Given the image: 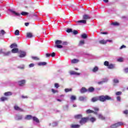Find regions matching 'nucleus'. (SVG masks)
Masks as SVG:
<instances>
[{"instance_id":"nucleus-31","label":"nucleus","mask_w":128,"mask_h":128,"mask_svg":"<svg viewBox=\"0 0 128 128\" xmlns=\"http://www.w3.org/2000/svg\"><path fill=\"white\" fill-rule=\"evenodd\" d=\"M90 120L92 122H96V118H94V117H92L90 118Z\"/></svg>"},{"instance_id":"nucleus-38","label":"nucleus","mask_w":128,"mask_h":128,"mask_svg":"<svg viewBox=\"0 0 128 128\" xmlns=\"http://www.w3.org/2000/svg\"><path fill=\"white\" fill-rule=\"evenodd\" d=\"M54 48H62V46L60 44L55 45Z\"/></svg>"},{"instance_id":"nucleus-12","label":"nucleus","mask_w":128,"mask_h":128,"mask_svg":"<svg viewBox=\"0 0 128 128\" xmlns=\"http://www.w3.org/2000/svg\"><path fill=\"white\" fill-rule=\"evenodd\" d=\"M81 94H84V92H88V89H86L84 87H82L80 90Z\"/></svg>"},{"instance_id":"nucleus-9","label":"nucleus","mask_w":128,"mask_h":128,"mask_svg":"<svg viewBox=\"0 0 128 128\" xmlns=\"http://www.w3.org/2000/svg\"><path fill=\"white\" fill-rule=\"evenodd\" d=\"M10 12H12V14H13L16 16H20V13H18V12H16V11H14L12 10H10Z\"/></svg>"},{"instance_id":"nucleus-27","label":"nucleus","mask_w":128,"mask_h":128,"mask_svg":"<svg viewBox=\"0 0 128 128\" xmlns=\"http://www.w3.org/2000/svg\"><path fill=\"white\" fill-rule=\"evenodd\" d=\"M98 70V68L96 66L94 67V68L92 70V72H96Z\"/></svg>"},{"instance_id":"nucleus-10","label":"nucleus","mask_w":128,"mask_h":128,"mask_svg":"<svg viewBox=\"0 0 128 128\" xmlns=\"http://www.w3.org/2000/svg\"><path fill=\"white\" fill-rule=\"evenodd\" d=\"M71 128H80V125L78 124H72L70 125Z\"/></svg>"},{"instance_id":"nucleus-34","label":"nucleus","mask_w":128,"mask_h":128,"mask_svg":"<svg viewBox=\"0 0 128 128\" xmlns=\"http://www.w3.org/2000/svg\"><path fill=\"white\" fill-rule=\"evenodd\" d=\"M22 120V116H16V120Z\"/></svg>"},{"instance_id":"nucleus-61","label":"nucleus","mask_w":128,"mask_h":128,"mask_svg":"<svg viewBox=\"0 0 128 128\" xmlns=\"http://www.w3.org/2000/svg\"><path fill=\"white\" fill-rule=\"evenodd\" d=\"M94 110H95V112H98V110H100L98 108H94Z\"/></svg>"},{"instance_id":"nucleus-3","label":"nucleus","mask_w":128,"mask_h":128,"mask_svg":"<svg viewBox=\"0 0 128 128\" xmlns=\"http://www.w3.org/2000/svg\"><path fill=\"white\" fill-rule=\"evenodd\" d=\"M122 124H124V123H122V122H118L117 123L112 124L110 126V128H118V126H122Z\"/></svg>"},{"instance_id":"nucleus-29","label":"nucleus","mask_w":128,"mask_h":128,"mask_svg":"<svg viewBox=\"0 0 128 128\" xmlns=\"http://www.w3.org/2000/svg\"><path fill=\"white\" fill-rule=\"evenodd\" d=\"M81 38L84 39H86L88 38V34H84L81 35Z\"/></svg>"},{"instance_id":"nucleus-44","label":"nucleus","mask_w":128,"mask_h":128,"mask_svg":"<svg viewBox=\"0 0 128 128\" xmlns=\"http://www.w3.org/2000/svg\"><path fill=\"white\" fill-rule=\"evenodd\" d=\"M113 82L114 84H118V82H120V81L118 79H114Z\"/></svg>"},{"instance_id":"nucleus-6","label":"nucleus","mask_w":128,"mask_h":128,"mask_svg":"<svg viewBox=\"0 0 128 128\" xmlns=\"http://www.w3.org/2000/svg\"><path fill=\"white\" fill-rule=\"evenodd\" d=\"M116 68V64H109L108 66V68L109 70H114Z\"/></svg>"},{"instance_id":"nucleus-55","label":"nucleus","mask_w":128,"mask_h":128,"mask_svg":"<svg viewBox=\"0 0 128 128\" xmlns=\"http://www.w3.org/2000/svg\"><path fill=\"white\" fill-rule=\"evenodd\" d=\"M50 56H52V58H54V56H56V53L54 52H53Z\"/></svg>"},{"instance_id":"nucleus-30","label":"nucleus","mask_w":128,"mask_h":128,"mask_svg":"<svg viewBox=\"0 0 128 128\" xmlns=\"http://www.w3.org/2000/svg\"><path fill=\"white\" fill-rule=\"evenodd\" d=\"M32 120L34 122H40V120L36 117H33Z\"/></svg>"},{"instance_id":"nucleus-26","label":"nucleus","mask_w":128,"mask_h":128,"mask_svg":"<svg viewBox=\"0 0 128 128\" xmlns=\"http://www.w3.org/2000/svg\"><path fill=\"white\" fill-rule=\"evenodd\" d=\"M32 115H27L26 118H25V120H32Z\"/></svg>"},{"instance_id":"nucleus-15","label":"nucleus","mask_w":128,"mask_h":128,"mask_svg":"<svg viewBox=\"0 0 128 128\" xmlns=\"http://www.w3.org/2000/svg\"><path fill=\"white\" fill-rule=\"evenodd\" d=\"M70 74L71 75H76V76H80V74L76 72V71H70Z\"/></svg>"},{"instance_id":"nucleus-28","label":"nucleus","mask_w":128,"mask_h":128,"mask_svg":"<svg viewBox=\"0 0 128 128\" xmlns=\"http://www.w3.org/2000/svg\"><path fill=\"white\" fill-rule=\"evenodd\" d=\"M84 40H81L80 41L78 46H80L84 45Z\"/></svg>"},{"instance_id":"nucleus-48","label":"nucleus","mask_w":128,"mask_h":128,"mask_svg":"<svg viewBox=\"0 0 128 128\" xmlns=\"http://www.w3.org/2000/svg\"><path fill=\"white\" fill-rule=\"evenodd\" d=\"M54 86L56 88H60V84H58V83H56L54 84Z\"/></svg>"},{"instance_id":"nucleus-49","label":"nucleus","mask_w":128,"mask_h":128,"mask_svg":"<svg viewBox=\"0 0 128 128\" xmlns=\"http://www.w3.org/2000/svg\"><path fill=\"white\" fill-rule=\"evenodd\" d=\"M123 114H126V116H128V110H125L123 112Z\"/></svg>"},{"instance_id":"nucleus-52","label":"nucleus","mask_w":128,"mask_h":128,"mask_svg":"<svg viewBox=\"0 0 128 128\" xmlns=\"http://www.w3.org/2000/svg\"><path fill=\"white\" fill-rule=\"evenodd\" d=\"M126 48V46H124V45H122V46L120 47V50H122V48Z\"/></svg>"},{"instance_id":"nucleus-40","label":"nucleus","mask_w":128,"mask_h":128,"mask_svg":"<svg viewBox=\"0 0 128 128\" xmlns=\"http://www.w3.org/2000/svg\"><path fill=\"white\" fill-rule=\"evenodd\" d=\"M10 51H8L6 52H4V56H10Z\"/></svg>"},{"instance_id":"nucleus-33","label":"nucleus","mask_w":128,"mask_h":128,"mask_svg":"<svg viewBox=\"0 0 128 128\" xmlns=\"http://www.w3.org/2000/svg\"><path fill=\"white\" fill-rule=\"evenodd\" d=\"M111 24H112V26H120V23L118 22H113Z\"/></svg>"},{"instance_id":"nucleus-60","label":"nucleus","mask_w":128,"mask_h":128,"mask_svg":"<svg viewBox=\"0 0 128 128\" xmlns=\"http://www.w3.org/2000/svg\"><path fill=\"white\" fill-rule=\"evenodd\" d=\"M4 50H2V49L0 50V54H4Z\"/></svg>"},{"instance_id":"nucleus-4","label":"nucleus","mask_w":128,"mask_h":128,"mask_svg":"<svg viewBox=\"0 0 128 128\" xmlns=\"http://www.w3.org/2000/svg\"><path fill=\"white\" fill-rule=\"evenodd\" d=\"M19 58H24L26 56V52L24 50H20L18 52Z\"/></svg>"},{"instance_id":"nucleus-58","label":"nucleus","mask_w":128,"mask_h":128,"mask_svg":"<svg viewBox=\"0 0 128 128\" xmlns=\"http://www.w3.org/2000/svg\"><path fill=\"white\" fill-rule=\"evenodd\" d=\"M104 82V81H101L98 82V84H102Z\"/></svg>"},{"instance_id":"nucleus-50","label":"nucleus","mask_w":128,"mask_h":128,"mask_svg":"<svg viewBox=\"0 0 128 128\" xmlns=\"http://www.w3.org/2000/svg\"><path fill=\"white\" fill-rule=\"evenodd\" d=\"M62 44H63V46H68V43L67 42H62Z\"/></svg>"},{"instance_id":"nucleus-17","label":"nucleus","mask_w":128,"mask_h":128,"mask_svg":"<svg viewBox=\"0 0 128 128\" xmlns=\"http://www.w3.org/2000/svg\"><path fill=\"white\" fill-rule=\"evenodd\" d=\"M76 24H86V20H80L76 21Z\"/></svg>"},{"instance_id":"nucleus-7","label":"nucleus","mask_w":128,"mask_h":128,"mask_svg":"<svg viewBox=\"0 0 128 128\" xmlns=\"http://www.w3.org/2000/svg\"><path fill=\"white\" fill-rule=\"evenodd\" d=\"M82 18H83V20H90V16H88V14L83 15Z\"/></svg>"},{"instance_id":"nucleus-59","label":"nucleus","mask_w":128,"mask_h":128,"mask_svg":"<svg viewBox=\"0 0 128 128\" xmlns=\"http://www.w3.org/2000/svg\"><path fill=\"white\" fill-rule=\"evenodd\" d=\"M124 70V72H126V74H128V68H126Z\"/></svg>"},{"instance_id":"nucleus-14","label":"nucleus","mask_w":128,"mask_h":128,"mask_svg":"<svg viewBox=\"0 0 128 128\" xmlns=\"http://www.w3.org/2000/svg\"><path fill=\"white\" fill-rule=\"evenodd\" d=\"M18 84L19 86H24V84H26V80H22L19 81L18 82Z\"/></svg>"},{"instance_id":"nucleus-11","label":"nucleus","mask_w":128,"mask_h":128,"mask_svg":"<svg viewBox=\"0 0 128 128\" xmlns=\"http://www.w3.org/2000/svg\"><path fill=\"white\" fill-rule=\"evenodd\" d=\"M74 118L76 120H81V118H82V115L81 114L75 115Z\"/></svg>"},{"instance_id":"nucleus-8","label":"nucleus","mask_w":128,"mask_h":128,"mask_svg":"<svg viewBox=\"0 0 128 128\" xmlns=\"http://www.w3.org/2000/svg\"><path fill=\"white\" fill-rule=\"evenodd\" d=\"M18 52H20V50H18V48H14L11 50L12 54H18Z\"/></svg>"},{"instance_id":"nucleus-43","label":"nucleus","mask_w":128,"mask_h":128,"mask_svg":"<svg viewBox=\"0 0 128 128\" xmlns=\"http://www.w3.org/2000/svg\"><path fill=\"white\" fill-rule=\"evenodd\" d=\"M70 98L72 100H76V98L74 96H72Z\"/></svg>"},{"instance_id":"nucleus-45","label":"nucleus","mask_w":128,"mask_h":128,"mask_svg":"<svg viewBox=\"0 0 128 128\" xmlns=\"http://www.w3.org/2000/svg\"><path fill=\"white\" fill-rule=\"evenodd\" d=\"M52 92H53V94H56V92H58V90H55L54 88L52 89Z\"/></svg>"},{"instance_id":"nucleus-41","label":"nucleus","mask_w":128,"mask_h":128,"mask_svg":"<svg viewBox=\"0 0 128 128\" xmlns=\"http://www.w3.org/2000/svg\"><path fill=\"white\" fill-rule=\"evenodd\" d=\"M15 36H20V30H16L14 32Z\"/></svg>"},{"instance_id":"nucleus-16","label":"nucleus","mask_w":128,"mask_h":128,"mask_svg":"<svg viewBox=\"0 0 128 128\" xmlns=\"http://www.w3.org/2000/svg\"><path fill=\"white\" fill-rule=\"evenodd\" d=\"M18 48V44H16V43L12 44L10 46V48Z\"/></svg>"},{"instance_id":"nucleus-53","label":"nucleus","mask_w":128,"mask_h":128,"mask_svg":"<svg viewBox=\"0 0 128 128\" xmlns=\"http://www.w3.org/2000/svg\"><path fill=\"white\" fill-rule=\"evenodd\" d=\"M0 34H2V35L6 34V32L4 31V30H1Z\"/></svg>"},{"instance_id":"nucleus-13","label":"nucleus","mask_w":128,"mask_h":128,"mask_svg":"<svg viewBox=\"0 0 128 128\" xmlns=\"http://www.w3.org/2000/svg\"><path fill=\"white\" fill-rule=\"evenodd\" d=\"M34 36V35L32 34V33L30 32H28L26 33V38H30Z\"/></svg>"},{"instance_id":"nucleus-42","label":"nucleus","mask_w":128,"mask_h":128,"mask_svg":"<svg viewBox=\"0 0 128 128\" xmlns=\"http://www.w3.org/2000/svg\"><path fill=\"white\" fill-rule=\"evenodd\" d=\"M32 60H40V58H38L36 56H32Z\"/></svg>"},{"instance_id":"nucleus-21","label":"nucleus","mask_w":128,"mask_h":128,"mask_svg":"<svg viewBox=\"0 0 128 128\" xmlns=\"http://www.w3.org/2000/svg\"><path fill=\"white\" fill-rule=\"evenodd\" d=\"M55 44H56V46H58V44H62V41L60 40H56L55 42Z\"/></svg>"},{"instance_id":"nucleus-62","label":"nucleus","mask_w":128,"mask_h":128,"mask_svg":"<svg viewBox=\"0 0 128 128\" xmlns=\"http://www.w3.org/2000/svg\"><path fill=\"white\" fill-rule=\"evenodd\" d=\"M51 54H46V58H50V56Z\"/></svg>"},{"instance_id":"nucleus-47","label":"nucleus","mask_w":128,"mask_h":128,"mask_svg":"<svg viewBox=\"0 0 128 128\" xmlns=\"http://www.w3.org/2000/svg\"><path fill=\"white\" fill-rule=\"evenodd\" d=\"M72 34H78V30H74L72 32Z\"/></svg>"},{"instance_id":"nucleus-24","label":"nucleus","mask_w":128,"mask_h":128,"mask_svg":"<svg viewBox=\"0 0 128 128\" xmlns=\"http://www.w3.org/2000/svg\"><path fill=\"white\" fill-rule=\"evenodd\" d=\"M0 100L1 102H6V100H8V98L2 96L0 98Z\"/></svg>"},{"instance_id":"nucleus-37","label":"nucleus","mask_w":128,"mask_h":128,"mask_svg":"<svg viewBox=\"0 0 128 128\" xmlns=\"http://www.w3.org/2000/svg\"><path fill=\"white\" fill-rule=\"evenodd\" d=\"M21 14H22V16H28V12H21Z\"/></svg>"},{"instance_id":"nucleus-63","label":"nucleus","mask_w":128,"mask_h":128,"mask_svg":"<svg viewBox=\"0 0 128 128\" xmlns=\"http://www.w3.org/2000/svg\"><path fill=\"white\" fill-rule=\"evenodd\" d=\"M102 34H108V32H101Z\"/></svg>"},{"instance_id":"nucleus-46","label":"nucleus","mask_w":128,"mask_h":128,"mask_svg":"<svg viewBox=\"0 0 128 128\" xmlns=\"http://www.w3.org/2000/svg\"><path fill=\"white\" fill-rule=\"evenodd\" d=\"M66 32H68V33H70V32H72V28H68V29H67V30H66Z\"/></svg>"},{"instance_id":"nucleus-32","label":"nucleus","mask_w":128,"mask_h":128,"mask_svg":"<svg viewBox=\"0 0 128 128\" xmlns=\"http://www.w3.org/2000/svg\"><path fill=\"white\" fill-rule=\"evenodd\" d=\"M38 66H46V62H40L38 63Z\"/></svg>"},{"instance_id":"nucleus-56","label":"nucleus","mask_w":128,"mask_h":128,"mask_svg":"<svg viewBox=\"0 0 128 128\" xmlns=\"http://www.w3.org/2000/svg\"><path fill=\"white\" fill-rule=\"evenodd\" d=\"M118 62H124V58H120L118 60Z\"/></svg>"},{"instance_id":"nucleus-64","label":"nucleus","mask_w":128,"mask_h":128,"mask_svg":"<svg viewBox=\"0 0 128 128\" xmlns=\"http://www.w3.org/2000/svg\"><path fill=\"white\" fill-rule=\"evenodd\" d=\"M28 24H30V23L28 22H25L24 24V25L26 26H28Z\"/></svg>"},{"instance_id":"nucleus-36","label":"nucleus","mask_w":128,"mask_h":128,"mask_svg":"<svg viewBox=\"0 0 128 128\" xmlns=\"http://www.w3.org/2000/svg\"><path fill=\"white\" fill-rule=\"evenodd\" d=\"M72 88H65L64 92H72Z\"/></svg>"},{"instance_id":"nucleus-18","label":"nucleus","mask_w":128,"mask_h":128,"mask_svg":"<svg viewBox=\"0 0 128 128\" xmlns=\"http://www.w3.org/2000/svg\"><path fill=\"white\" fill-rule=\"evenodd\" d=\"M80 62V60L78 59H73L71 60V64H78Z\"/></svg>"},{"instance_id":"nucleus-5","label":"nucleus","mask_w":128,"mask_h":128,"mask_svg":"<svg viewBox=\"0 0 128 128\" xmlns=\"http://www.w3.org/2000/svg\"><path fill=\"white\" fill-rule=\"evenodd\" d=\"M14 110H18V112H24V110H22V108H20L16 105L14 106Z\"/></svg>"},{"instance_id":"nucleus-20","label":"nucleus","mask_w":128,"mask_h":128,"mask_svg":"<svg viewBox=\"0 0 128 128\" xmlns=\"http://www.w3.org/2000/svg\"><path fill=\"white\" fill-rule=\"evenodd\" d=\"M12 94L10 92H6L4 94V96H12Z\"/></svg>"},{"instance_id":"nucleus-25","label":"nucleus","mask_w":128,"mask_h":128,"mask_svg":"<svg viewBox=\"0 0 128 128\" xmlns=\"http://www.w3.org/2000/svg\"><path fill=\"white\" fill-rule=\"evenodd\" d=\"M98 118H100V120H104L105 119L104 116L102 114H99L98 115Z\"/></svg>"},{"instance_id":"nucleus-57","label":"nucleus","mask_w":128,"mask_h":128,"mask_svg":"<svg viewBox=\"0 0 128 128\" xmlns=\"http://www.w3.org/2000/svg\"><path fill=\"white\" fill-rule=\"evenodd\" d=\"M34 64H30L29 65V68H34Z\"/></svg>"},{"instance_id":"nucleus-2","label":"nucleus","mask_w":128,"mask_h":128,"mask_svg":"<svg viewBox=\"0 0 128 128\" xmlns=\"http://www.w3.org/2000/svg\"><path fill=\"white\" fill-rule=\"evenodd\" d=\"M89 118L88 117H86V118H80V120L79 122V123L81 126H82V124H86V122H88V121Z\"/></svg>"},{"instance_id":"nucleus-1","label":"nucleus","mask_w":128,"mask_h":128,"mask_svg":"<svg viewBox=\"0 0 128 128\" xmlns=\"http://www.w3.org/2000/svg\"><path fill=\"white\" fill-rule=\"evenodd\" d=\"M112 97L108 96V95L106 96H100L98 97H94L92 98V102H98V100H100L102 102H106V100H112Z\"/></svg>"},{"instance_id":"nucleus-19","label":"nucleus","mask_w":128,"mask_h":128,"mask_svg":"<svg viewBox=\"0 0 128 128\" xmlns=\"http://www.w3.org/2000/svg\"><path fill=\"white\" fill-rule=\"evenodd\" d=\"M85 100H86V96H80L79 97V100H80V102H84Z\"/></svg>"},{"instance_id":"nucleus-35","label":"nucleus","mask_w":128,"mask_h":128,"mask_svg":"<svg viewBox=\"0 0 128 128\" xmlns=\"http://www.w3.org/2000/svg\"><path fill=\"white\" fill-rule=\"evenodd\" d=\"M86 114H92L94 112V110L88 109L86 110Z\"/></svg>"},{"instance_id":"nucleus-22","label":"nucleus","mask_w":128,"mask_h":128,"mask_svg":"<svg viewBox=\"0 0 128 128\" xmlns=\"http://www.w3.org/2000/svg\"><path fill=\"white\" fill-rule=\"evenodd\" d=\"M99 44H106V41L104 40H102L99 41Z\"/></svg>"},{"instance_id":"nucleus-39","label":"nucleus","mask_w":128,"mask_h":128,"mask_svg":"<svg viewBox=\"0 0 128 128\" xmlns=\"http://www.w3.org/2000/svg\"><path fill=\"white\" fill-rule=\"evenodd\" d=\"M110 65V62H108V61H105L104 62V66H108Z\"/></svg>"},{"instance_id":"nucleus-23","label":"nucleus","mask_w":128,"mask_h":128,"mask_svg":"<svg viewBox=\"0 0 128 128\" xmlns=\"http://www.w3.org/2000/svg\"><path fill=\"white\" fill-rule=\"evenodd\" d=\"M94 91V88L93 87H90L88 88V92H92Z\"/></svg>"},{"instance_id":"nucleus-51","label":"nucleus","mask_w":128,"mask_h":128,"mask_svg":"<svg viewBox=\"0 0 128 128\" xmlns=\"http://www.w3.org/2000/svg\"><path fill=\"white\" fill-rule=\"evenodd\" d=\"M116 96H120L122 94V92H118L116 93Z\"/></svg>"},{"instance_id":"nucleus-54","label":"nucleus","mask_w":128,"mask_h":128,"mask_svg":"<svg viewBox=\"0 0 128 128\" xmlns=\"http://www.w3.org/2000/svg\"><path fill=\"white\" fill-rule=\"evenodd\" d=\"M116 100L118 102H120V100H121L120 96H117Z\"/></svg>"}]
</instances>
